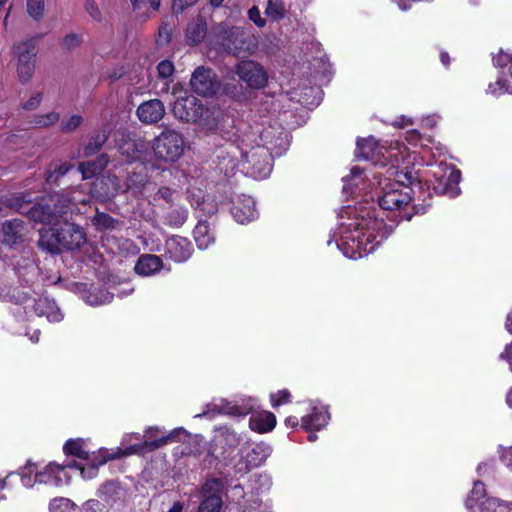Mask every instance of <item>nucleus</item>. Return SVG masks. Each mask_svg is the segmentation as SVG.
Segmentation results:
<instances>
[{"mask_svg": "<svg viewBox=\"0 0 512 512\" xmlns=\"http://www.w3.org/2000/svg\"><path fill=\"white\" fill-rule=\"evenodd\" d=\"M163 268L162 259L153 254H145L140 256L136 265L135 271L142 276H152Z\"/></svg>", "mask_w": 512, "mask_h": 512, "instance_id": "nucleus-25", "label": "nucleus"}, {"mask_svg": "<svg viewBox=\"0 0 512 512\" xmlns=\"http://www.w3.org/2000/svg\"><path fill=\"white\" fill-rule=\"evenodd\" d=\"M73 168V165L67 162L56 164L53 169H50L46 172L45 178L47 182H52L57 180L59 177L64 176L67 174L71 169Z\"/></svg>", "mask_w": 512, "mask_h": 512, "instance_id": "nucleus-43", "label": "nucleus"}, {"mask_svg": "<svg viewBox=\"0 0 512 512\" xmlns=\"http://www.w3.org/2000/svg\"><path fill=\"white\" fill-rule=\"evenodd\" d=\"M93 225L99 230L113 229L115 220L108 214L97 212L92 218Z\"/></svg>", "mask_w": 512, "mask_h": 512, "instance_id": "nucleus-45", "label": "nucleus"}, {"mask_svg": "<svg viewBox=\"0 0 512 512\" xmlns=\"http://www.w3.org/2000/svg\"><path fill=\"white\" fill-rule=\"evenodd\" d=\"M36 465L33 464V463H27V465L22 468L19 472L20 476H21V482L23 484V486L25 487H33V485L38 482L36 479H35V475L36 474Z\"/></svg>", "mask_w": 512, "mask_h": 512, "instance_id": "nucleus-42", "label": "nucleus"}, {"mask_svg": "<svg viewBox=\"0 0 512 512\" xmlns=\"http://www.w3.org/2000/svg\"><path fill=\"white\" fill-rule=\"evenodd\" d=\"M384 222L370 211H362L340 223L327 241L336 242L337 248L350 259H358L372 253L387 237Z\"/></svg>", "mask_w": 512, "mask_h": 512, "instance_id": "nucleus-2", "label": "nucleus"}, {"mask_svg": "<svg viewBox=\"0 0 512 512\" xmlns=\"http://www.w3.org/2000/svg\"><path fill=\"white\" fill-rule=\"evenodd\" d=\"M158 76L164 80L170 78L174 72V65L169 60H163L157 65Z\"/></svg>", "mask_w": 512, "mask_h": 512, "instance_id": "nucleus-56", "label": "nucleus"}, {"mask_svg": "<svg viewBox=\"0 0 512 512\" xmlns=\"http://www.w3.org/2000/svg\"><path fill=\"white\" fill-rule=\"evenodd\" d=\"M272 449L263 442L245 445L240 449V458L234 465L235 474L245 475L262 465L271 454Z\"/></svg>", "mask_w": 512, "mask_h": 512, "instance_id": "nucleus-12", "label": "nucleus"}, {"mask_svg": "<svg viewBox=\"0 0 512 512\" xmlns=\"http://www.w3.org/2000/svg\"><path fill=\"white\" fill-rule=\"evenodd\" d=\"M329 419L327 408L313 402L311 413L301 418V427L306 431L320 430L327 425Z\"/></svg>", "mask_w": 512, "mask_h": 512, "instance_id": "nucleus-22", "label": "nucleus"}, {"mask_svg": "<svg viewBox=\"0 0 512 512\" xmlns=\"http://www.w3.org/2000/svg\"><path fill=\"white\" fill-rule=\"evenodd\" d=\"M380 188L378 204L382 210L398 212L399 220H410L412 214L406 209L411 203L412 185L417 176L407 165L390 164L385 173L375 175Z\"/></svg>", "mask_w": 512, "mask_h": 512, "instance_id": "nucleus-3", "label": "nucleus"}, {"mask_svg": "<svg viewBox=\"0 0 512 512\" xmlns=\"http://www.w3.org/2000/svg\"><path fill=\"white\" fill-rule=\"evenodd\" d=\"M185 147L183 135L170 128H165L152 142L154 156L159 163L176 162L184 154Z\"/></svg>", "mask_w": 512, "mask_h": 512, "instance_id": "nucleus-8", "label": "nucleus"}, {"mask_svg": "<svg viewBox=\"0 0 512 512\" xmlns=\"http://www.w3.org/2000/svg\"><path fill=\"white\" fill-rule=\"evenodd\" d=\"M44 7V0H27V12L35 20L43 17Z\"/></svg>", "mask_w": 512, "mask_h": 512, "instance_id": "nucleus-48", "label": "nucleus"}, {"mask_svg": "<svg viewBox=\"0 0 512 512\" xmlns=\"http://www.w3.org/2000/svg\"><path fill=\"white\" fill-rule=\"evenodd\" d=\"M134 11L141 16V10L149 5L153 11H157L160 7V0H130Z\"/></svg>", "mask_w": 512, "mask_h": 512, "instance_id": "nucleus-52", "label": "nucleus"}, {"mask_svg": "<svg viewBox=\"0 0 512 512\" xmlns=\"http://www.w3.org/2000/svg\"><path fill=\"white\" fill-rule=\"evenodd\" d=\"M287 146V134L281 128L269 126L260 130H248L237 135L228 144V153L237 149L247 164V171L256 179L270 175L273 156L281 155Z\"/></svg>", "mask_w": 512, "mask_h": 512, "instance_id": "nucleus-1", "label": "nucleus"}, {"mask_svg": "<svg viewBox=\"0 0 512 512\" xmlns=\"http://www.w3.org/2000/svg\"><path fill=\"white\" fill-rule=\"evenodd\" d=\"M481 512H512V504L509 506L497 498H486L481 502Z\"/></svg>", "mask_w": 512, "mask_h": 512, "instance_id": "nucleus-37", "label": "nucleus"}, {"mask_svg": "<svg viewBox=\"0 0 512 512\" xmlns=\"http://www.w3.org/2000/svg\"><path fill=\"white\" fill-rule=\"evenodd\" d=\"M500 458L506 466L512 467V448L504 449Z\"/></svg>", "mask_w": 512, "mask_h": 512, "instance_id": "nucleus-61", "label": "nucleus"}, {"mask_svg": "<svg viewBox=\"0 0 512 512\" xmlns=\"http://www.w3.org/2000/svg\"><path fill=\"white\" fill-rule=\"evenodd\" d=\"M191 242L180 236H173L165 243L166 255L175 262L181 263L188 260L192 254Z\"/></svg>", "mask_w": 512, "mask_h": 512, "instance_id": "nucleus-20", "label": "nucleus"}, {"mask_svg": "<svg viewBox=\"0 0 512 512\" xmlns=\"http://www.w3.org/2000/svg\"><path fill=\"white\" fill-rule=\"evenodd\" d=\"M250 412L247 406L235 405L226 399L215 398L208 404L202 413L196 414V418L215 417L216 415L246 416Z\"/></svg>", "mask_w": 512, "mask_h": 512, "instance_id": "nucleus-16", "label": "nucleus"}, {"mask_svg": "<svg viewBox=\"0 0 512 512\" xmlns=\"http://www.w3.org/2000/svg\"><path fill=\"white\" fill-rule=\"evenodd\" d=\"M271 404L273 407H278L282 404L289 403L291 400L290 392L287 389L279 390L270 395Z\"/></svg>", "mask_w": 512, "mask_h": 512, "instance_id": "nucleus-53", "label": "nucleus"}, {"mask_svg": "<svg viewBox=\"0 0 512 512\" xmlns=\"http://www.w3.org/2000/svg\"><path fill=\"white\" fill-rule=\"evenodd\" d=\"M287 13V5L284 0H268L265 9L267 17L274 21L282 20Z\"/></svg>", "mask_w": 512, "mask_h": 512, "instance_id": "nucleus-34", "label": "nucleus"}, {"mask_svg": "<svg viewBox=\"0 0 512 512\" xmlns=\"http://www.w3.org/2000/svg\"><path fill=\"white\" fill-rule=\"evenodd\" d=\"M219 433L220 437L223 438L224 443L229 447H235L241 441L240 436L235 431L227 427L220 428Z\"/></svg>", "mask_w": 512, "mask_h": 512, "instance_id": "nucleus-50", "label": "nucleus"}, {"mask_svg": "<svg viewBox=\"0 0 512 512\" xmlns=\"http://www.w3.org/2000/svg\"><path fill=\"white\" fill-rule=\"evenodd\" d=\"M63 218V222L58 220L52 228L41 234L40 244L50 251L59 248L77 249L86 241L82 228L70 222L67 215L63 216Z\"/></svg>", "mask_w": 512, "mask_h": 512, "instance_id": "nucleus-6", "label": "nucleus"}, {"mask_svg": "<svg viewBox=\"0 0 512 512\" xmlns=\"http://www.w3.org/2000/svg\"><path fill=\"white\" fill-rule=\"evenodd\" d=\"M4 240L9 244H16L22 237L23 224L19 220H10L3 224Z\"/></svg>", "mask_w": 512, "mask_h": 512, "instance_id": "nucleus-32", "label": "nucleus"}, {"mask_svg": "<svg viewBox=\"0 0 512 512\" xmlns=\"http://www.w3.org/2000/svg\"><path fill=\"white\" fill-rule=\"evenodd\" d=\"M248 18L259 28L266 25V20L261 17L260 10L257 6H253L248 10Z\"/></svg>", "mask_w": 512, "mask_h": 512, "instance_id": "nucleus-57", "label": "nucleus"}, {"mask_svg": "<svg viewBox=\"0 0 512 512\" xmlns=\"http://www.w3.org/2000/svg\"><path fill=\"white\" fill-rule=\"evenodd\" d=\"M486 494L485 485L480 481L474 482L473 489L468 496L465 505L466 508L472 510Z\"/></svg>", "mask_w": 512, "mask_h": 512, "instance_id": "nucleus-39", "label": "nucleus"}, {"mask_svg": "<svg viewBox=\"0 0 512 512\" xmlns=\"http://www.w3.org/2000/svg\"><path fill=\"white\" fill-rule=\"evenodd\" d=\"M24 310L29 316H31L32 311L39 317L46 316L49 322H59L63 319L55 302L48 298H39L37 300L28 298L25 301Z\"/></svg>", "mask_w": 512, "mask_h": 512, "instance_id": "nucleus-18", "label": "nucleus"}, {"mask_svg": "<svg viewBox=\"0 0 512 512\" xmlns=\"http://www.w3.org/2000/svg\"><path fill=\"white\" fill-rule=\"evenodd\" d=\"M43 96V93L40 91L33 92L29 99L21 104V108L25 111L36 110L41 105Z\"/></svg>", "mask_w": 512, "mask_h": 512, "instance_id": "nucleus-51", "label": "nucleus"}, {"mask_svg": "<svg viewBox=\"0 0 512 512\" xmlns=\"http://www.w3.org/2000/svg\"><path fill=\"white\" fill-rule=\"evenodd\" d=\"M109 163V157L107 154H101L93 161L82 162L79 164V171L82 174L83 179H90L95 175L101 173Z\"/></svg>", "mask_w": 512, "mask_h": 512, "instance_id": "nucleus-27", "label": "nucleus"}, {"mask_svg": "<svg viewBox=\"0 0 512 512\" xmlns=\"http://www.w3.org/2000/svg\"><path fill=\"white\" fill-rule=\"evenodd\" d=\"M493 63L496 67H506L509 65V77H500L494 84H489L487 93L493 96H499L503 93L512 94V54L500 51L493 57Z\"/></svg>", "mask_w": 512, "mask_h": 512, "instance_id": "nucleus-17", "label": "nucleus"}, {"mask_svg": "<svg viewBox=\"0 0 512 512\" xmlns=\"http://www.w3.org/2000/svg\"><path fill=\"white\" fill-rule=\"evenodd\" d=\"M362 180V170L358 167H353L350 171V175L343 177V189L353 193V187H358Z\"/></svg>", "mask_w": 512, "mask_h": 512, "instance_id": "nucleus-40", "label": "nucleus"}, {"mask_svg": "<svg viewBox=\"0 0 512 512\" xmlns=\"http://www.w3.org/2000/svg\"><path fill=\"white\" fill-rule=\"evenodd\" d=\"M199 0H174L172 10L175 14L182 13L186 8L194 5Z\"/></svg>", "mask_w": 512, "mask_h": 512, "instance_id": "nucleus-59", "label": "nucleus"}, {"mask_svg": "<svg viewBox=\"0 0 512 512\" xmlns=\"http://www.w3.org/2000/svg\"><path fill=\"white\" fill-rule=\"evenodd\" d=\"M234 72L239 80L248 88L261 89L268 83V73L266 69L257 61L246 59L239 61Z\"/></svg>", "mask_w": 512, "mask_h": 512, "instance_id": "nucleus-13", "label": "nucleus"}, {"mask_svg": "<svg viewBox=\"0 0 512 512\" xmlns=\"http://www.w3.org/2000/svg\"><path fill=\"white\" fill-rule=\"evenodd\" d=\"M100 509V503L98 500L91 499L88 500L84 506V512H96Z\"/></svg>", "mask_w": 512, "mask_h": 512, "instance_id": "nucleus-62", "label": "nucleus"}, {"mask_svg": "<svg viewBox=\"0 0 512 512\" xmlns=\"http://www.w3.org/2000/svg\"><path fill=\"white\" fill-rule=\"evenodd\" d=\"M84 7L86 12L90 15V17L93 20L97 22H101L103 20L102 12L96 4L95 0H86Z\"/></svg>", "mask_w": 512, "mask_h": 512, "instance_id": "nucleus-55", "label": "nucleus"}, {"mask_svg": "<svg viewBox=\"0 0 512 512\" xmlns=\"http://www.w3.org/2000/svg\"><path fill=\"white\" fill-rule=\"evenodd\" d=\"M224 48L236 57L252 55L257 49V39L242 27H231L222 31Z\"/></svg>", "mask_w": 512, "mask_h": 512, "instance_id": "nucleus-10", "label": "nucleus"}, {"mask_svg": "<svg viewBox=\"0 0 512 512\" xmlns=\"http://www.w3.org/2000/svg\"><path fill=\"white\" fill-rule=\"evenodd\" d=\"M17 56L16 73L18 81L25 85L29 83L36 70L37 49L33 41H22L14 46Z\"/></svg>", "mask_w": 512, "mask_h": 512, "instance_id": "nucleus-11", "label": "nucleus"}, {"mask_svg": "<svg viewBox=\"0 0 512 512\" xmlns=\"http://www.w3.org/2000/svg\"><path fill=\"white\" fill-rule=\"evenodd\" d=\"M176 118L187 123L207 125L210 123L211 110L194 95L178 97L173 105Z\"/></svg>", "mask_w": 512, "mask_h": 512, "instance_id": "nucleus-9", "label": "nucleus"}, {"mask_svg": "<svg viewBox=\"0 0 512 512\" xmlns=\"http://www.w3.org/2000/svg\"><path fill=\"white\" fill-rule=\"evenodd\" d=\"M78 191H73L72 197L63 193L50 195L44 202L31 207L27 213L28 217L35 221L45 224H55L58 217L73 214L78 211V203H89L88 197H78Z\"/></svg>", "mask_w": 512, "mask_h": 512, "instance_id": "nucleus-5", "label": "nucleus"}, {"mask_svg": "<svg viewBox=\"0 0 512 512\" xmlns=\"http://www.w3.org/2000/svg\"><path fill=\"white\" fill-rule=\"evenodd\" d=\"M298 424H299V422H298V418H297V417H295V416H289V417H287V418L285 419V425H286L287 427H292V428H294V427H297V426H298Z\"/></svg>", "mask_w": 512, "mask_h": 512, "instance_id": "nucleus-63", "label": "nucleus"}, {"mask_svg": "<svg viewBox=\"0 0 512 512\" xmlns=\"http://www.w3.org/2000/svg\"><path fill=\"white\" fill-rule=\"evenodd\" d=\"M439 119L438 116H428L427 118L424 119V124L425 126L427 127H430V128H433L437 122V120Z\"/></svg>", "mask_w": 512, "mask_h": 512, "instance_id": "nucleus-64", "label": "nucleus"}, {"mask_svg": "<svg viewBox=\"0 0 512 512\" xmlns=\"http://www.w3.org/2000/svg\"><path fill=\"white\" fill-rule=\"evenodd\" d=\"M191 206L195 209H199L203 212L204 215H213L216 213L217 208L213 202H207L206 200H201L200 197L197 199L195 197L191 200Z\"/></svg>", "mask_w": 512, "mask_h": 512, "instance_id": "nucleus-49", "label": "nucleus"}, {"mask_svg": "<svg viewBox=\"0 0 512 512\" xmlns=\"http://www.w3.org/2000/svg\"><path fill=\"white\" fill-rule=\"evenodd\" d=\"M136 115L143 124H155L163 119L165 106L159 99L144 101L137 107Z\"/></svg>", "mask_w": 512, "mask_h": 512, "instance_id": "nucleus-19", "label": "nucleus"}, {"mask_svg": "<svg viewBox=\"0 0 512 512\" xmlns=\"http://www.w3.org/2000/svg\"><path fill=\"white\" fill-rule=\"evenodd\" d=\"M60 120V114L55 111H51L44 114H37L33 117L32 123L36 127L49 128L57 124Z\"/></svg>", "mask_w": 512, "mask_h": 512, "instance_id": "nucleus-38", "label": "nucleus"}, {"mask_svg": "<svg viewBox=\"0 0 512 512\" xmlns=\"http://www.w3.org/2000/svg\"><path fill=\"white\" fill-rule=\"evenodd\" d=\"M82 42V38L80 35L78 34H75V33H70V34H67L63 40H62V47L67 50V51H71L73 49H75L76 47H78Z\"/></svg>", "mask_w": 512, "mask_h": 512, "instance_id": "nucleus-54", "label": "nucleus"}, {"mask_svg": "<svg viewBox=\"0 0 512 512\" xmlns=\"http://www.w3.org/2000/svg\"><path fill=\"white\" fill-rule=\"evenodd\" d=\"M223 91L231 98H239L242 95V85L226 83L223 85Z\"/></svg>", "mask_w": 512, "mask_h": 512, "instance_id": "nucleus-58", "label": "nucleus"}, {"mask_svg": "<svg viewBox=\"0 0 512 512\" xmlns=\"http://www.w3.org/2000/svg\"><path fill=\"white\" fill-rule=\"evenodd\" d=\"M190 85L195 93L204 97L215 95L220 88L216 73L204 66L195 69L191 76Z\"/></svg>", "mask_w": 512, "mask_h": 512, "instance_id": "nucleus-15", "label": "nucleus"}, {"mask_svg": "<svg viewBox=\"0 0 512 512\" xmlns=\"http://www.w3.org/2000/svg\"><path fill=\"white\" fill-rule=\"evenodd\" d=\"M82 123L83 117L80 114H73L61 122L60 131L64 134H70L77 130Z\"/></svg>", "mask_w": 512, "mask_h": 512, "instance_id": "nucleus-41", "label": "nucleus"}, {"mask_svg": "<svg viewBox=\"0 0 512 512\" xmlns=\"http://www.w3.org/2000/svg\"><path fill=\"white\" fill-rule=\"evenodd\" d=\"M276 425V416L269 411L253 414L249 419V426L259 433L272 431Z\"/></svg>", "mask_w": 512, "mask_h": 512, "instance_id": "nucleus-26", "label": "nucleus"}, {"mask_svg": "<svg viewBox=\"0 0 512 512\" xmlns=\"http://www.w3.org/2000/svg\"><path fill=\"white\" fill-rule=\"evenodd\" d=\"M143 143H137L136 141L129 140L121 146V153L126 156V160L129 162L142 160L143 154Z\"/></svg>", "mask_w": 512, "mask_h": 512, "instance_id": "nucleus-35", "label": "nucleus"}, {"mask_svg": "<svg viewBox=\"0 0 512 512\" xmlns=\"http://www.w3.org/2000/svg\"><path fill=\"white\" fill-rule=\"evenodd\" d=\"M194 239L200 249H206L215 240L210 226L205 221H199L193 231Z\"/></svg>", "mask_w": 512, "mask_h": 512, "instance_id": "nucleus-30", "label": "nucleus"}, {"mask_svg": "<svg viewBox=\"0 0 512 512\" xmlns=\"http://www.w3.org/2000/svg\"><path fill=\"white\" fill-rule=\"evenodd\" d=\"M17 274L20 278H23L27 284L33 283L34 278L38 274V267L33 261H29L25 267H17Z\"/></svg>", "mask_w": 512, "mask_h": 512, "instance_id": "nucleus-46", "label": "nucleus"}, {"mask_svg": "<svg viewBox=\"0 0 512 512\" xmlns=\"http://www.w3.org/2000/svg\"><path fill=\"white\" fill-rule=\"evenodd\" d=\"M180 432H184V429H174L166 436L151 441L146 440L141 444L131 445L125 449L116 448L109 451L105 448H101L97 452H92V458L85 461V464H82L78 461H71L66 466L70 468H77L80 471L83 479L90 480L98 475L99 466L104 465L107 461L119 459L133 454H143L146 451H154L166 445L167 443L174 441L176 435Z\"/></svg>", "mask_w": 512, "mask_h": 512, "instance_id": "nucleus-4", "label": "nucleus"}, {"mask_svg": "<svg viewBox=\"0 0 512 512\" xmlns=\"http://www.w3.org/2000/svg\"><path fill=\"white\" fill-rule=\"evenodd\" d=\"M158 37H159L158 41L161 43H166L169 41L170 28L167 24L160 27Z\"/></svg>", "mask_w": 512, "mask_h": 512, "instance_id": "nucleus-60", "label": "nucleus"}, {"mask_svg": "<svg viewBox=\"0 0 512 512\" xmlns=\"http://www.w3.org/2000/svg\"><path fill=\"white\" fill-rule=\"evenodd\" d=\"M206 35V25L202 21L192 22L187 26L186 38L191 44L200 43Z\"/></svg>", "mask_w": 512, "mask_h": 512, "instance_id": "nucleus-36", "label": "nucleus"}, {"mask_svg": "<svg viewBox=\"0 0 512 512\" xmlns=\"http://www.w3.org/2000/svg\"><path fill=\"white\" fill-rule=\"evenodd\" d=\"M108 137H109V134L105 129L94 132L90 136L88 142L83 147V150L80 153V156L81 157H90V156L96 154L98 151L101 150V148L107 141Z\"/></svg>", "mask_w": 512, "mask_h": 512, "instance_id": "nucleus-29", "label": "nucleus"}, {"mask_svg": "<svg viewBox=\"0 0 512 512\" xmlns=\"http://www.w3.org/2000/svg\"><path fill=\"white\" fill-rule=\"evenodd\" d=\"M460 178H461L460 171L455 170V169H450L449 173L446 177V180H444V179L441 180V183L443 182V184L445 185L441 189V192L443 194L449 195L450 197L457 196L459 194L458 183L460 181Z\"/></svg>", "mask_w": 512, "mask_h": 512, "instance_id": "nucleus-33", "label": "nucleus"}, {"mask_svg": "<svg viewBox=\"0 0 512 512\" xmlns=\"http://www.w3.org/2000/svg\"><path fill=\"white\" fill-rule=\"evenodd\" d=\"M223 490L224 482L221 479H207L199 490L201 503L198 512H220L223 505Z\"/></svg>", "mask_w": 512, "mask_h": 512, "instance_id": "nucleus-14", "label": "nucleus"}, {"mask_svg": "<svg viewBox=\"0 0 512 512\" xmlns=\"http://www.w3.org/2000/svg\"><path fill=\"white\" fill-rule=\"evenodd\" d=\"M113 298V295L108 293L105 290H98L95 293H89L86 298L87 303L91 306H100L107 303H110Z\"/></svg>", "mask_w": 512, "mask_h": 512, "instance_id": "nucleus-44", "label": "nucleus"}, {"mask_svg": "<svg viewBox=\"0 0 512 512\" xmlns=\"http://www.w3.org/2000/svg\"><path fill=\"white\" fill-rule=\"evenodd\" d=\"M188 219V210L179 201L170 205L164 215L165 224L171 227H181Z\"/></svg>", "mask_w": 512, "mask_h": 512, "instance_id": "nucleus-28", "label": "nucleus"}, {"mask_svg": "<svg viewBox=\"0 0 512 512\" xmlns=\"http://www.w3.org/2000/svg\"><path fill=\"white\" fill-rule=\"evenodd\" d=\"M406 153V149H388L380 145L374 137H368L357 141L355 155L358 159L371 160L374 161L375 164H380L381 167H385L386 163L380 161L381 158L391 162V164L400 166L405 164Z\"/></svg>", "mask_w": 512, "mask_h": 512, "instance_id": "nucleus-7", "label": "nucleus"}, {"mask_svg": "<svg viewBox=\"0 0 512 512\" xmlns=\"http://www.w3.org/2000/svg\"><path fill=\"white\" fill-rule=\"evenodd\" d=\"M126 494V490L121 486L120 482L115 480L105 482L97 492V496L110 506L123 502Z\"/></svg>", "mask_w": 512, "mask_h": 512, "instance_id": "nucleus-24", "label": "nucleus"}, {"mask_svg": "<svg viewBox=\"0 0 512 512\" xmlns=\"http://www.w3.org/2000/svg\"><path fill=\"white\" fill-rule=\"evenodd\" d=\"M65 467L67 466L49 463L43 470L36 472L35 479L38 483L60 486L69 479L65 473Z\"/></svg>", "mask_w": 512, "mask_h": 512, "instance_id": "nucleus-23", "label": "nucleus"}, {"mask_svg": "<svg viewBox=\"0 0 512 512\" xmlns=\"http://www.w3.org/2000/svg\"><path fill=\"white\" fill-rule=\"evenodd\" d=\"M63 450L66 455L75 456L82 461H87L92 458V453L84 448V442L82 439L68 440L65 443Z\"/></svg>", "mask_w": 512, "mask_h": 512, "instance_id": "nucleus-31", "label": "nucleus"}, {"mask_svg": "<svg viewBox=\"0 0 512 512\" xmlns=\"http://www.w3.org/2000/svg\"><path fill=\"white\" fill-rule=\"evenodd\" d=\"M178 198V193L168 187H160L154 196L155 201L163 199L169 206L178 202Z\"/></svg>", "mask_w": 512, "mask_h": 512, "instance_id": "nucleus-47", "label": "nucleus"}, {"mask_svg": "<svg viewBox=\"0 0 512 512\" xmlns=\"http://www.w3.org/2000/svg\"><path fill=\"white\" fill-rule=\"evenodd\" d=\"M231 213L234 219L240 224L249 223L258 216L254 199L245 195L239 198L233 205Z\"/></svg>", "mask_w": 512, "mask_h": 512, "instance_id": "nucleus-21", "label": "nucleus"}]
</instances>
